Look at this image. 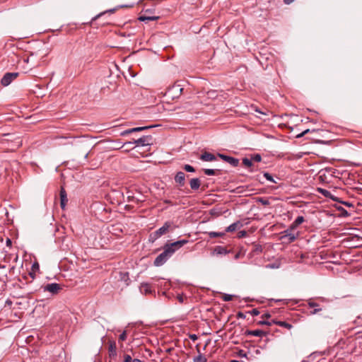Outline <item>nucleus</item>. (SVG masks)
Segmentation results:
<instances>
[{
	"mask_svg": "<svg viewBox=\"0 0 362 362\" xmlns=\"http://www.w3.org/2000/svg\"><path fill=\"white\" fill-rule=\"evenodd\" d=\"M233 296L230 294L224 293L222 296V299L224 301H230L233 300Z\"/></svg>",
	"mask_w": 362,
	"mask_h": 362,
	"instance_id": "2f4dec72",
	"label": "nucleus"
},
{
	"mask_svg": "<svg viewBox=\"0 0 362 362\" xmlns=\"http://www.w3.org/2000/svg\"><path fill=\"white\" fill-rule=\"evenodd\" d=\"M35 272H33V271L29 272V275L31 276L32 279H34L35 276Z\"/></svg>",
	"mask_w": 362,
	"mask_h": 362,
	"instance_id": "603ef678",
	"label": "nucleus"
},
{
	"mask_svg": "<svg viewBox=\"0 0 362 362\" xmlns=\"http://www.w3.org/2000/svg\"><path fill=\"white\" fill-rule=\"evenodd\" d=\"M6 244L7 246L11 247L12 245V241L10 238H7L6 241Z\"/></svg>",
	"mask_w": 362,
	"mask_h": 362,
	"instance_id": "49530a36",
	"label": "nucleus"
},
{
	"mask_svg": "<svg viewBox=\"0 0 362 362\" xmlns=\"http://www.w3.org/2000/svg\"><path fill=\"white\" fill-rule=\"evenodd\" d=\"M108 351L110 358H114L117 356V346L115 341H110Z\"/></svg>",
	"mask_w": 362,
	"mask_h": 362,
	"instance_id": "2eb2a0df",
	"label": "nucleus"
},
{
	"mask_svg": "<svg viewBox=\"0 0 362 362\" xmlns=\"http://www.w3.org/2000/svg\"><path fill=\"white\" fill-rule=\"evenodd\" d=\"M262 250V246L259 245H255V252H261Z\"/></svg>",
	"mask_w": 362,
	"mask_h": 362,
	"instance_id": "c03bdc74",
	"label": "nucleus"
},
{
	"mask_svg": "<svg viewBox=\"0 0 362 362\" xmlns=\"http://www.w3.org/2000/svg\"><path fill=\"white\" fill-rule=\"evenodd\" d=\"M248 313H250V315H253V316H257L259 314V311L255 308V309H252V310L249 311Z\"/></svg>",
	"mask_w": 362,
	"mask_h": 362,
	"instance_id": "58836bf2",
	"label": "nucleus"
},
{
	"mask_svg": "<svg viewBox=\"0 0 362 362\" xmlns=\"http://www.w3.org/2000/svg\"><path fill=\"white\" fill-rule=\"evenodd\" d=\"M245 335H252L255 337H263L266 336L267 333L262 330L260 329H256V330H246Z\"/></svg>",
	"mask_w": 362,
	"mask_h": 362,
	"instance_id": "f3484780",
	"label": "nucleus"
},
{
	"mask_svg": "<svg viewBox=\"0 0 362 362\" xmlns=\"http://www.w3.org/2000/svg\"><path fill=\"white\" fill-rule=\"evenodd\" d=\"M304 218L302 216H298L296 220L294 221L296 222V224H298V226L304 222Z\"/></svg>",
	"mask_w": 362,
	"mask_h": 362,
	"instance_id": "72a5a7b5",
	"label": "nucleus"
},
{
	"mask_svg": "<svg viewBox=\"0 0 362 362\" xmlns=\"http://www.w3.org/2000/svg\"><path fill=\"white\" fill-rule=\"evenodd\" d=\"M182 168L187 172H189V173H194V172H195L194 168L193 166L190 165L185 164Z\"/></svg>",
	"mask_w": 362,
	"mask_h": 362,
	"instance_id": "cd10ccee",
	"label": "nucleus"
},
{
	"mask_svg": "<svg viewBox=\"0 0 362 362\" xmlns=\"http://www.w3.org/2000/svg\"><path fill=\"white\" fill-rule=\"evenodd\" d=\"M218 156L209 151H203L199 156V159L204 162H212L217 160Z\"/></svg>",
	"mask_w": 362,
	"mask_h": 362,
	"instance_id": "6e6552de",
	"label": "nucleus"
},
{
	"mask_svg": "<svg viewBox=\"0 0 362 362\" xmlns=\"http://www.w3.org/2000/svg\"><path fill=\"white\" fill-rule=\"evenodd\" d=\"M59 195H60V199H61V202H60L61 207L62 209H64L66 204L68 202V199L66 197V192L63 187H62L60 189Z\"/></svg>",
	"mask_w": 362,
	"mask_h": 362,
	"instance_id": "ddd939ff",
	"label": "nucleus"
},
{
	"mask_svg": "<svg viewBox=\"0 0 362 362\" xmlns=\"http://www.w3.org/2000/svg\"><path fill=\"white\" fill-rule=\"evenodd\" d=\"M25 62H29V57H28L26 59H25Z\"/></svg>",
	"mask_w": 362,
	"mask_h": 362,
	"instance_id": "e2e57ef3",
	"label": "nucleus"
},
{
	"mask_svg": "<svg viewBox=\"0 0 362 362\" xmlns=\"http://www.w3.org/2000/svg\"><path fill=\"white\" fill-rule=\"evenodd\" d=\"M298 226V225L296 224V222L293 221L288 228L291 229V230L295 232V230H296V229L297 228Z\"/></svg>",
	"mask_w": 362,
	"mask_h": 362,
	"instance_id": "4c0bfd02",
	"label": "nucleus"
},
{
	"mask_svg": "<svg viewBox=\"0 0 362 362\" xmlns=\"http://www.w3.org/2000/svg\"><path fill=\"white\" fill-rule=\"evenodd\" d=\"M194 362H206V358L203 355L199 354L194 358Z\"/></svg>",
	"mask_w": 362,
	"mask_h": 362,
	"instance_id": "a878e982",
	"label": "nucleus"
},
{
	"mask_svg": "<svg viewBox=\"0 0 362 362\" xmlns=\"http://www.w3.org/2000/svg\"><path fill=\"white\" fill-rule=\"evenodd\" d=\"M247 235V233L245 230H240L238 233V238H244Z\"/></svg>",
	"mask_w": 362,
	"mask_h": 362,
	"instance_id": "a19ab883",
	"label": "nucleus"
},
{
	"mask_svg": "<svg viewBox=\"0 0 362 362\" xmlns=\"http://www.w3.org/2000/svg\"><path fill=\"white\" fill-rule=\"evenodd\" d=\"M151 136H144L138 139H134L132 141H128L124 144V145H129L135 144L138 146H146L152 144Z\"/></svg>",
	"mask_w": 362,
	"mask_h": 362,
	"instance_id": "20e7f679",
	"label": "nucleus"
},
{
	"mask_svg": "<svg viewBox=\"0 0 362 362\" xmlns=\"http://www.w3.org/2000/svg\"><path fill=\"white\" fill-rule=\"evenodd\" d=\"M309 132H310V129H305V130H304L302 133H300V134H298V135L296 136V137H297V138H300V137L303 136L304 135H305V134H306L307 133H308Z\"/></svg>",
	"mask_w": 362,
	"mask_h": 362,
	"instance_id": "79ce46f5",
	"label": "nucleus"
},
{
	"mask_svg": "<svg viewBox=\"0 0 362 362\" xmlns=\"http://www.w3.org/2000/svg\"><path fill=\"white\" fill-rule=\"evenodd\" d=\"M40 269L39 264L37 262H34L32 265V271L37 272Z\"/></svg>",
	"mask_w": 362,
	"mask_h": 362,
	"instance_id": "e433bc0d",
	"label": "nucleus"
},
{
	"mask_svg": "<svg viewBox=\"0 0 362 362\" xmlns=\"http://www.w3.org/2000/svg\"><path fill=\"white\" fill-rule=\"evenodd\" d=\"M184 298H184V296H182V295H179V296H177V299H178V300H179L180 303H182V302L184 301Z\"/></svg>",
	"mask_w": 362,
	"mask_h": 362,
	"instance_id": "de8ad7c7",
	"label": "nucleus"
},
{
	"mask_svg": "<svg viewBox=\"0 0 362 362\" xmlns=\"http://www.w3.org/2000/svg\"><path fill=\"white\" fill-rule=\"evenodd\" d=\"M120 278L121 280L126 282V284L128 285L129 283L127 282L129 280V273L128 272H120Z\"/></svg>",
	"mask_w": 362,
	"mask_h": 362,
	"instance_id": "b1692460",
	"label": "nucleus"
},
{
	"mask_svg": "<svg viewBox=\"0 0 362 362\" xmlns=\"http://www.w3.org/2000/svg\"><path fill=\"white\" fill-rule=\"evenodd\" d=\"M256 111H257V112H259L260 114L264 115V112H261V111H259V110H256Z\"/></svg>",
	"mask_w": 362,
	"mask_h": 362,
	"instance_id": "052dcab7",
	"label": "nucleus"
},
{
	"mask_svg": "<svg viewBox=\"0 0 362 362\" xmlns=\"http://www.w3.org/2000/svg\"><path fill=\"white\" fill-rule=\"evenodd\" d=\"M188 242V240L183 239L172 243L165 244L163 252L158 255L153 262L154 266L160 267L163 265L173 255L175 251L179 250Z\"/></svg>",
	"mask_w": 362,
	"mask_h": 362,
	"instance_id": "f257e3e1",
	"label": "nucleus"
},
{
	"mask_svg": "<svg viewBox=\"0 0 362 362\" xmlns=\"http://www.w3.org/2000/svg\"><path fill=\"white\" fill-rule=\"evenodd\" d=\"M276 302L281 301V300H275Z\"/></svg>",
	"mask_w": 362,
	"mask_h": 362,
	"instance_id": "0e129e2a",
	"label": "nucleus"
},
{
	"mask_svg": "<svg viewBox=\"0 0 362 362\" xmlns=\"http://www.w3.org/2000/svg\"><path fill=\"white\" fill-rule=\"evenodd\" d=\"M192 106V104L190 102H186L185 104H184V108L185 109H188L190 107Z\"/></svg>",
	"mask_w": 362,
	"mask_h": 362,
	"instance_id": "a18cd8bd",
	"label": "nucleus"
},
{
	"mask_svg": "<svg viewBox=\"0 0 362 362\" xmlns=\"http://www.w3.org/2000/svg\"><path fill=\"white\" fill-rule=\"evenodd\" d=\"M152 127H153V126H144V127H135V128L129 129H127L125 131L122 132L120 133V136H127V135L130 134L132 133L137 132H141V131H143V130L151 129Z\"/></svg>",
	"mask_w": 362,
	"mask_h": 362,
	"instance_id": "9d476101",
	"label": "nucleus"
},
{
	"mask_svg": "<svg viewBox=\"0 0 362 362\" xmlns=\"http://www.w3.org/2000/svg\"><path fill=\"white\" fill-rule=\"evenodd\" d=\"M118 194H119L121 196H123L122 193L118 192Z\"/></svg>",
	"mask_w": 362,
	"mask_h": 362,
	"instance_id": "69168bd1",
	"label": "nucleus"
},
{
	"mask_svg": "<svg viewBox=\"0 0 362 362\" xmlns=\"http://www.w3.org/2000/svg\"><path fill=\"white\" fill-rule=\"evenodd\" d=\"M294 0H284V2L286 4H290L291 3H292Z\"/></svg>",
	"mask_w": 362,
	"mask_h": 362,
	"instance_id": "864d4df0",
	"label": "nucleus"
},
{
	"mask_svg": "<svg viewBox=\"0 0 362 362\" xmlns=\"http://www.w3.org/2000/svg\"><path fill=\"white\" fill-rule=\"evenodd\" d=\"M174 180L177 186L183 187L185 184V174L182 171L177 172Z\"/></svg>",
	"mask_w": 362,
	"mask_h": 362,
	"instance_id": "9b49d317",
	"label": "nucleus"
},
{
	"mask_svg": "<svg viewBox=\"0 0 362 362\" xmlns=\"http://www.w3.org/2000/svg\"><path fill=\"white\" fill-rule=\"evenodd\" d=\"M115 10H116L115 8H113V9H110V10H108V11H105V12L100 13V14H98V15L95 16L92 19V21H94L97 20L98 18H100V16H102L103 15H104L105 13H107V12H108V13H114Z\"/></svg>",
	"mask_w": 362,
	"mask_h": 362,
	"instance_id": "c756f323",
	"label": "nucleus"
},
{
	"mask_svg": "<svg viewBox=\"0 0 362 362\" xmlns=\"http://www.w3.org/2000/svg\"><path fill=\"white\" fill-rule=\"evenodd\" d=\"M225 250L223 248H220V250L218 251V253H223Z\"/></svg>",
	"mask_w": 362,
	"mask_h": 362,
	"instance_id": "bf43d9fd",
	"label": "nucleus"
},
{
	"mask_svg": "<svg viewBox=\"0 0 362 362\" xmlns=\"http://www.w3.org/2000/svg\"><path fill=\"white\" fill-rule=\"evenodd\" d=\"M257 202L260 203L264 206H268L270 204L269 199L264 197H257Z\"/></svg>",
	"mask_w": 362,
	"mask_h": 362,
	"instance_id": "4be33fe9",
	"label": "nucleus"
},
{
	"mask_svg": "<svg viewBox=\"0 0 362 362\" xmlns=\"http://www.w3.org/2000/svg\"><path fill=\"white\" fill-rule=\"evenodd\" d=\"M183 90L182 86L179 83H175L173 86L169 88L165 93L172 99L177 98L182 94Z\"/></svg>",
	"mask_w": 362,
	"mask_h": 362,
	"instance_id": "7ed1b4c3",
	"label": "nucleus"
},
{
	"mask_svg": "<svg viewBox=\"0 0 362 362\" xmlns=\"http://www.w3.org/2000/svg\"><path fill=\"white\" fill-rule=\"evenodd\" d=\"M318 191L323 194L325 197H331V192L327 189L319 188Z\"/></svg>",
	"mask_w": 362,
	"mask_h": 362,
	"instance_id": "bb28decb",
	"label": "nucleus"
},
{
	"mask_svg": "<svg viewBox=\"0 0 362 362\" xmlns=\"http://www.w3.org/2000/svg\"><path fill=\"white\" fill-rule=\"evenodd\" d=\"M274 323L272 322V321H267V320H261V321H259L257 322V325H267V326H271L272 325H273Z\"/></svg>",
	"mask_w": 362,
	"mask_h": 362,
	"instance_id": "473e14b6",
	"label": "nucleus"
},
{
	"mask_svg": "<svg viewBox=\"0 0 362 362\" xmlns=\"http://www.w3.org/2000/svg\"><path fill=\"white\" fill-rule=\"evenodd\" d=\"M308 305L310 308H314V310L310 311V315H315L322 310V308L320 307V305L314 302L313 299L308 300Z\"/></svg>",
	"mask_w": 362,
	"mask_h": 362,
	"instance_id": "f8f14e48",
	"label": "nucleus"
},
{
	"mask_svg": "<svg viewBox=\"0 0 362 362\" xmlns=\"http://www.w3.org/2000/svg\"><path fill=\"white\" fill-rule=\"evenodd\" d=\"M252 162H260L262 160V156L260 154H255L251 156Z\"/></svg>",
	"mask_w": 362,
	"mask_h": 362,
	"instance_id": "c85d7f7f",
	"label": "nucleus"
},
{
	"mask_svg": "<svg viewBox=\"0 0 362 362\" xmlns=\"http://www.w3.org/2000/svg\"><path fill=\"white\" fill-rule=\"evenodd\" d=\"M243 163L245 166L249 168L252 165V160L251 158H244L243 159Z\"/></svg>",
	"mask_w": 362,
	"mask_h": 362,
	"instance_id": "393cba45",
	"label": "nucleus"
},
{
	"mask_svg": "<svg viewBox=\"0 0 362 362\" xmlns=\"http://www.w3.org/2000/svg\"><path fill=\"white\" fill-rule=\"evenodd\" d=\"M270 317H271V315H270L269 313H265V314H264V315H262V318H267V319H268V318H269Z\"/></svg>",
	"mask_w": 362,
	"mask_h": 362,
	"instance_id": "09e8293b",
	"label": "nucleus"
},
{
	"mask_svg": "<svg viewBox=\"0 0 362 362\" xmlns=\"http://www.w3.org/2000/svg\"><path fill=\"white\" fill-rule=\"evenodd\" d=\"M176 228V226L174 225L172 221H166L164 223L163 226L156 230V231L151 233L149 235V241L155 242L157 239L160 238L162 235H165L170 231H173Z\"/></svg>",
	"mask_w": 362,
	"mask_h": 362,
	"instance_id": "f03ea898",
	"label": "nucleus"
},
{
	"mask_svg": "<svg viewBox=\"0 0 362 362\" xmlns=\"http://www.w3.org/2000/svg\"><path fill=\"white\" fill-rule=\"evenodd\" d=\"M189 185L192 190L196 191L199 189L201 186V180L197 177L192 178L189 180Z\"/></svg>",
	"mask_w": 362,
	"mask_h": 362,
	"instance_id": "dca6fc26",
	"label": "nucleus"
},
{
	"mask_svg": "<svg viewBox=\"0 0 362 362\" xmlns=\"http://www.w3.org/2000/svg\"><path fill=\"white\" fill-rule=\"evenodd\" d=\"M230 362H241V361H237V360H232Z\"/></svg>",
	"mask_w": 362,
	"mask_h": 362,
	"instance_id": "680f3d73",
	"label": "nucleus"
},
{
	"mask_svg": "<svg viewBox=\"0 0 362 362\" xmlns=\"http://www.w3.org/2000/svg\"><path fill=\"white\" fill-rule=\"evenodd\" d=\"M272 322L274 325H279L280 327L286 328L288 329H291L293 327V325L291 324L288 323V322H286L285 321H280V320H272Z\"/></svg>",
	"mask_w": 362,
	"mask_h": 362,
	"instance_id": "6ab92c4d",
	"label": "nucleus"
},
{
	"mask_svg": "<svg viewBox=\"0 0 362 362\" xmlns=\"http://www.w3.org/2000/svg\"><path fill=\"white\" fill-rule=\"evenodd\" d=\"M203 171L206 175H216L220 170L217 169H203Z\"/></svg>",
	"mask_w": 362,
	"mask_h": 362,
	"instance_id": "412c9836",
	"label": "nucleus"
},
{
	"mask_svg": "<svg viewBox=\"0 0 362 362\" xmlns=\"http://www.w3.org/2000/svg\"><path fill=\"white\" fill-rule=\"evenodd\" d=\"M132 362H143V361H141L140 359L134 358V359H133Z\"/></svg>",
	"mask_w": 362,
	"mask_h": 362,
	"instance_id": "6e6d98bb",
	"label": "nucleus"
},
{
	"mask_svg": "<svg viewBox=\"0 0 362 362\" xmlns=\"http://www.w3.org/2000/svg\"><path fill=\"white\" fill-rule=\"evenodd\" d=\"M132 358L130 355L126 354L124 356V361L123 362H132Z\"/></svg>",
	"mask_w": 362,
	"mask_h": 362,
	"instance_id": "ea45409f",
	"label": "nucleus"
},
{
	"mask_svg": "<svg viewBox=\"0 0 362 362\" xmlns=\"http://www.w3.org/2000/svg\"><path fill=\"white\" fill-rule=\"evenodd\" d=\"M18 73L17 72H8L4 74L3 78H1V83L4 86H8L14 79H16L18 76Z\"/></svg>",
	"mask_w": 362,
	"mask_h": 362,
	"instance_id": "0eeeda50",
	"label": "nucleus"
},
{
	"mask_svg": "<svg viewBox=\"0 0 362 362\" xmlns=\"http://www.w3.org/2000/svg\"><path fill=\"white\" fill-rule=\"evenodd\" d=\"M298 235V232H294L291 230V229L287 228L284 231V235L281 236V239L284 241H286L287 243H291L295 241Z\"/></svg>",
	"mask_w": 362,
	"mask_h": 362,
	"instance_id": "423d86ee",
	"label": "nucleus"
},
{
	"mask_svg": "<svg viewBox=\"0 0 362 362\" xmlns=\"http://www.w3.org/2000/svg\"><path fill=\"white\" fill-rule=\"evenodd\" d=\"M45 292H49L52 295H57L62 289V286L57 283L47 284L41 287Z\"/></svg>",
	"mask_w": 362,
	"mask_h": 362,
	"instance_id": "39448f33",
	"label": "nucleus"
},
{
	"mask_svg": "<svg viewBox=\"0 0 362 362\" xmlns=\"http://www.w3.org/2000/svg\"><path fill=\"white\" fill-rule=\"evenodd\" d=\"M140 290L141 292L144 294H149L152 293L151 286L148 283H141Z\"/></svg>",
	"mask_w": 362,
	"mask_h": 362,
	"instance_id": "a211bd4d",
	"label": "nucleus"
},
{
	"mask_svg": "<svg viewBox=\"0 0 362 362\" xmlns=\"http://www.w3.org/2000/svg\"><path fill=\"white\" fill-rule=\"evenodd\" d=\"M159 18L158 16H147L146 15L141 16L139 18L140 21H156Z\"/></svg>",
	"mask_w": 362,
	"mask_h": 362,
	"instance_id": "aec40b11",
	"label": "nucleus"
},
{
	"mask_svg": "<svg viewBox=\"0 0 362 362\" xmlns=\"http://www.w3.org/2000/svg\"><path fill=\"white\" fill-rule=\"evenodd\" d=\"M243 226L242 223L240 221H238L232 224H230L229 226L226 228L225 230V232L230 233L236 230L237 229L240 228Z\"/></svg>",
	"mask_w": 362,
	"mask_h": 362,
	"instance_id": "4468645a",
	"label": "nucleus"
},
{
	"mask_svg": "<svg viewBox=\"0 0 362 362\" xmlns=\"http://www.w3.org/2000/svg\"><path fill=\"white\" fill-rule=\"evenodd\" d=\"M217 156H218V158H221L226 163H229L233 167H236L239 164V160L234 157L226 156L222 153H217Z\"/></svg>",
	"mask_w": 362,
	"mask_h": 362,
	"instance_id": "1a4fd4ad",
	"label": "nucleus"
},
{
	"mask_svg": "<svg viewBox=\"0 0 362 362\" xmlns=\"http://www.w3.org/2000/svg\"><path fill=\"white\" fill-rule=\"evenodd\" d=\"M127 339V332L124 330L119 337V341H125Z\"/></svg>",
	"mask_w": 362,
	"mask_h": 362,
	"instance_id": "c9c22d12",
	"label": "nucleus"
},
{
	"mask_svg": "<svg viewBox=\"0 0 362 362\" xmlns=\"http://www.w3.org/2000/svg\"><path fill=\"white\" fill-rule=\"evenodd\" d=\"M344 204L348 206H353L351 204L347 203V202H345Z\"/></svg>",
	"mask_w": 362,
	"mask_h": 362,
	"instance_id": "13d9d810",
	"label": "nucleus"
},
{
	"mask_svg": "<svg viewBox=\"0 0 362 362\" xmlns=\"http://www.w3.org/2000/svg\"><path fill=\"white\" fill-rule=\"evenodd\" d=\"M279 264H276V263L269 264L266 265V268H269V269H277V268H279Z\"/></svg>",
	"mask_w": 362,
	"mask_h": 362,
	"instance_id": "f704fd0d",
	"label": "nucleus"
},
{
	"mask_svg": "<svg viewBox=\"0 0 362 362\" xmlns=\"http://www.w3.org/2000/svg\"><path fill=\"white\" fill-rule=\"evenodd\" d=\"M225 235V232H209V236L211 238L223 237Z\"/></svg>",
	"mask_w": 362,
	"mask_h": 362,
	"instance_id": "5701e85b",
	"label": "nucleus"
},
{
	"mask_svg": "<svg viewBox=\"0 0 362 362\" xmlns=\"http://www.w3.org/2000/svg\"><path fill=\"white\" fill-rule=\"evenodd\" d=\"M215 93L214 91H212V92H209L208 93V95H210V96H213V95Z\"/></svg>",
	"mask_w": 362,
	"mask_h": 362,
	"instance_id": "4d7b16f0",
	"label": "nucleus"
},
{
	"mask_svg": "<svg viewBox=\"0 0 362 362\" xmlns=\"http://www.w3.org/2000/svg\"><path fill=\"white\" fill-rule=\"evenodd\" d=\"M237 317L238 318L245 319L246 317V315L243 313H242V312H238L237 313Z\"/></svg>",
	"mask_w": 362,
	"mask_h": 362,
	"instance_id": "37998d69",
	"label": "nucleus"
},
{
	"mask_svg": "<svg viewBox=\"0 0 362 362\" xmlns=\"http://www.w3.org/2000/svg\"><path fill=\"white\" fill-rule=\"evenodd\" d=\"M118 144H117V146H118L117 148H121L124 146V144L122 145H120L122 144L121 142H118Z\"/></svg>",
	"mask_w": 362,
	"mask_h": 362,
	"instance_id": "5fc2aeb1",
	"label": "nucleus"
},
{
	"mask_svg": "<svg viewBox=\"0 0 362 362\" xmlns=\"http://www.w3.org/2000/svg\"><path fill=\"white\" fill-rule=\"evenodd\" d=\"M190 339H192L193 341H195L197 339V337L196 334H192L190 335Z\"/></svg>",
	"mask_w": 362,
	"mask_h": 362,
	"instance_id": "8fccbe9b",
	"label": "nucleus"
},
{
	"mask_svg": "<svg viewBox=\"0 0 362 362\" xmlns=\"http://www.w3.org/2000/svg\"><path fill=\"white\" fill-rule=\"evenodd\" d=\"M239 356L245 357V356H246V354H245V353H244V351L240 350V351H239Z\"/></svg>",
	"mask_w": 362,
	"mask_h": 362,
	"instance_id": "3c124183",
	"label": "nucleus"
},
{
	"mask_svg": "<svg viewBox=\"0 0 362 362\" xmlns=\"http://www.w3.org/2000/svg\"><path fill=\"white\" fill-rule=\"evenodd\" d=\"M264 177L269 181L270 182H272L274 183H276V182L274 180L273 177L272 176L271 174H269V173H264L263 174Z\"/></svg>",
	"mask_w": 362,
	"mask_h": 362,
	"instance_id": "7c9ffc66",
	"label": "nucleus"
}]
</instances>
